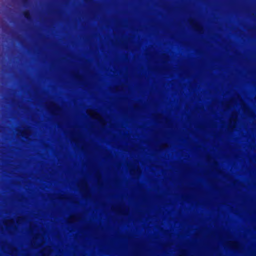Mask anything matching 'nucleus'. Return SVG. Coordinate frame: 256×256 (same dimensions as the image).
<instances>
[{
  "instance_id": "1",
  "label": "nucleus",
  "mask_w": 256,
  "mask_h": 256,
  "mask_svg": "<svg viewBox=\"0 0 256 256\" xmlns=\"http://www.w3.org/2000/svg\"><path fill=\"white\" fill-rule=\"evenodd\" d=\"M87 113L93 118L100 120V114L94 110H88Z\"/></svg>"
},
{
  "instance_id": "2",
  "label": "nucleus",
  "mask_w": 256,
  "mask_h": 256,
  "mask_svg": "<svg viewBox=\"0 0 256 256\" xmlns=\"http://www.w3.org/2000/svg\"><path fill=\"white\" fill-rule=\"evenodd\" d=\"M48 250V251H50V248H49V247H48V248H47L46 249V250Z\"/></svg>"
}]
</instances>
